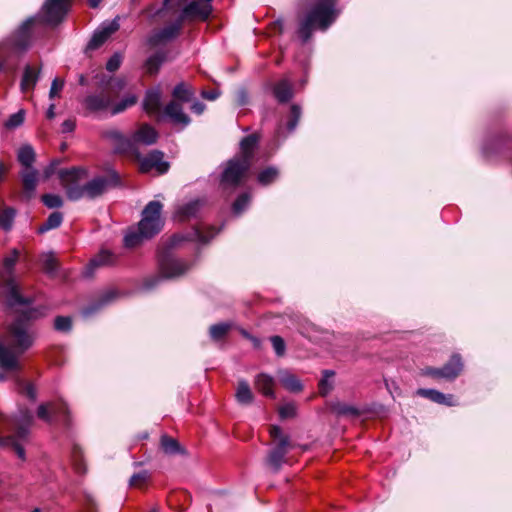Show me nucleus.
I'll return each mask as SVG.
<instances>
[{
  "label": "nucleus",
  "instance_id": "4",
  "mask_svg": "<svg viewBox=\"0 0 512 512\" xmlns=\"http://www.w3.org/2000/svg\"><path fill=\"white\" fill-rule=\"evenodd\" d=\"M336 0H319L299 25L298 33L304 42L315 29L325 31L336 19Z\"/></svg>",
  "mask_w": 512,
  "mask_h": 512
},
{
  "label": "nucleus",
  "instance_id": "57",
  "mask_svg": "<svg viewBox=\"0 0 512 512\" xmlns=\"http://www.w3.org/2000/svg\"><path fill=\"white\" fill-rule=\"evenodd\" d=\"M296 408L293 404H286L279 410V414L282 418H290L295 415Z\"/></svg>",
  "mask_w": 512,
  "mask_h": 512
},
{
  "label": "nucleus",
  "instance_id": "44",
  "mask_svg": "<svg viewBox=\"0 0 512 512\" xmlns=\"http://www.w3.org/2000/svg\"><path fill=\"white\" fill-rule=\"evenodd\" d=\"M231 325L228 323L215 324L210 327V336L214 340L222 339L230 330Z\"/></svg>",
  "mask_w": 512,
  "mask_h": 512
},
{
  "label": "nucleus",
  "instance_id": "60",
  "mask_svg": "<svg viewBox=\"0 0 512 512\" xmlns=\"http://www.w3.org/2000/svg\"><path fill=\"white\" fill-rule=\"evenodd\" d=\"M201 95L203 98L213 101L219 97V92L217 90L202 91Z\"/></svg>",
  "mask_w": 512,
  "mask_h": 512
},
{
  "label": "nucleus",
  "instance_id": "13",
  "mask_svg": "<svg viewBox=\"0 0 512 512\" xmlns=\"http://www.w3.org/2000/svg\"><path fill=\"white\" fill-rule=\"evenodd\" d=\"M160 272L165 278L178 277L189 269V265L171 256H162L159 259Z\"/></svg>",
  "mask_w": 512,
  "mask_h": 512
},
{
  "label": "nucleus",
  "instance_id": "3",
  "mask_svg": "<svg viewBox=\"0 0 512 512\" xmlns=\"http://www.w3.org/2000/svg\"><path fill=\"white\" fill-rule=\"evenodd\" d=\"M161 212L162 204L159 201H150L142 212V218L138 224V231H130L125 235V246L135 247L143 239H149L158 234L164 224Z\"/></svg>",
  "mask_w": 512,
  "mask_h": 512
},
{
  "label": "nucleus",
  "instance_id": "26",
  "mask_svg": "<svg viewBox=\"0 0 512 512\" xmlns=\"http://www.w3.org/2000/svg\"><path fill=\"white\" fill-rule=\"evenodd\" d=\"M278 377L281 385L290 392L297 393L303 389L300 379L287 371H280Z\"/></svg>",
  "mask_w": 512,
  "mask_h": 512
},
{
  "label": "nucleus",
  "instance_id": "35",
  "mask_svg": "<svg viewBox=\"0 0 512 512\" xmlns=\"http://www.w3.org/2000/svg\"><path fill=\"white\" fill-rule=\"evenodd\" d=\"M63 215L60 212H53L49 215L47 220L38 228L39 233H45L51 229H55L61 225Z\"/></svg>",
  "mask_w": 512,
  "mask_h": 512
},
{
  "label": "nucleus",
  "instance_id": "21",
  "mask_svg": "<svg viewBox=\"0 0 512 512\" xmlns=\"http://www.w3.org/2000/svg\"><path fill=\"white\" fill-rule=\"evenodd\" d=\"M21 178L24 194L27 198H31L37 186L38 172L34 168L23 169L21 171Z\"/></svg>",
  "mask_w": 512,
  "mask_h": 512
},
{
  "label": "nucleus",
  "instance_id": "9",
  "mask_svg": "<svg viewBox=\"0 0 512 512\" xmlns=\"http://www.w3.org/2000/svg\"><path fill=\"white\" fill-rule=\"evenodd\" d=\"M462 369L463 363L461 357L458 354H454L443 368L439 369L428 367L424 370V374L433 378L453 380L461 373Z\"/></svg>",
  "mask_w": 512,
  "mask_h": 512
},
{
  "label": "nucleus",
  "instance_id": "41",
  "mask_svg": "<svg viewBox=\"0 0 512 512\" xmlns=\"http://www.w3.org/2000/svg\"><path fill=\"white\" fill-rule=\"evenodd\" d=\"M279 175V172L274 167H268L261 171L258 175V181L262 185H269L274 182Z\"/></svg>",
  "mask_w": 512,
  "mask_h": 512
},
{
  "label": "nucleus",
  "instance_id": "2",
  "mask_svg": "<svg viewBox=\"0 0 512 512\" xmlns=\"http://www.w3.org/2000/svg\"><path fill=\"white\" fill-rule=\"evenodd\" d=\"M59 179L65 188L70 200H79L83 197L94 199L101 196L109 188L119 184V176L116 172L108 175L97 176L84 185L80 183L87 179V170L81 167L62 169L59 171Z\"/></svg>",
  "mask_w": 512,
  "mask_h": 512
},
{
  "label": "nucleus",
  "instance_id": "53",
  "mask_svg": "<svg viewBox=\"0 0 512 512\" xmlns=\"http://www.w3.org/2000/svg\"><path fill=\"white\" fill-rule=\"evenodd\" d=\"M63 87H64V81L62 79L55 78L51 84V88L49 91V98L53 99L55 97H58L61 90L63 89Z\"/></svg>",
  "mask_w": 512,
  "mask_h": 512
},
{
  "label": "nucleus",
  "instance_id": "1",
  "mask_svg": "<svg viewBox=\"0 0 512 512\" xmlns=\"http://www.w3.org/2000/svg\"><path fill=\"white\" fill-rule=\"evenodd\" d=\"M46 310L44 306L25 310L6 326L0 336V368L20 369V357L33 346L36 338L30 321L44 316Z\"/></svg>",
  "mask_w": 512,
  "mask_h": 512
},
{
  "label": "nucleus",
  "instance_id": "25",
  "mask_svg": "<svg viewBox=\"0 0 512 512\" xmlns=\"http://www.w3.org/2000/svg\"><path fill=\"white\" fill-rule=\"evenodd\" d=\"M273 93L279 102H288L293 96L291 82L288 79L280 80L275 84L273 88Z\"/></svg>",
  "mask_w": 512,
  "mask_h": 512
},
{
  "label": "nucleus",
  "instance_id": "37",
  "mask_svg": "<svg viewBox=\"0 0 512 512\" xmlns=\"http://www.w3.org/2000/svg\"><path fill=\"white\" fill-rule=\"evenodd\" d=\"M332 411L338 416H351L355 417L359 415V410L349 404L336 402L332 405Z\"/></svg>",
  "mask_w": 512,
  "mask_h": 512
},
{
  "label": "nucleus",
  "instance_id": "43",
  "mask_svg": "<svg viewBox=\"0 0 512 512\" xmlns=\"http://www.w3.org/2000/svg\"><path fill=\"white\" fill-rule=\"evenodd\" d=\"M150 479L148 471L143 470L139 473H135L131 476L129 484L131 487L142 488Z\"/></svg>",
  "mask_w": 512,
  "mask_h": 512
},
{
  "label": "nucleus",
  "instance_id": "52",
  "mask_svg": "<svg viewBox=\"0 0 512 512\" xmlns=\"http://www.w3.org/2000/svg\"><path fill=\"white\" fill-rule=\"evenodd\" d=\"M73 466L78 474H84L86 472V466L82 460L80 451L75 450L73 453Z\"/></svg>",
  "mask_w": 512,
  "mask_h": 512
},
{
  "label": "nucleus",
  "instance_id": "24",
  "mask_svg": "<svg viewBox=\"0 0 512 512\" xmlns=\"http://www.w3.org/2000/svg\"><path fill=\"white\" fill-rule=\"evenodd\" d=\"M258 138L255 135L245 137L241 143V154L236 156L240 160H246L251 165L254 149L257 145Z\"/></svg>",
  "mask_w": 512,
  "mask_h": 512
},
{
  "label": "nucleus",
  "instance_id": "51",
  "mask_svg": "<svg viewBox=\"0 0 512 512\" xmlns=\"http://www.w3.org/2000/svg\"><path fill=\"white\" fill-rule=\"evenodd\" d=\"M54 327L57 331L67 332L72 327V321L70 317L58 316L54 321Z\"/></svg>",
  "mask_w": 512,
  "mask_h": 512
},
{
  "label": "nucleus",
  "instance_id": "28",
  "mask_svg": "<svg viewBox=\"0 0 512 512\" xmlns=\"http://www.w3.org/2000/svg\"><path fill=\"white\" fill-rule=\"evenodd\" d=\"M274 379L268 374H259L255 379V387L263 395L274 397Z\"/></svg>",
  "mask_w": 512,
  "mask_h": 512
},
{
  "label": "nucleus",
  "instance_id": "63",
  "mask_svg": "<svg viewBox=\"0 0 512 512\" xmlns=\"http://www.w3.org/2000/svg\"><path fill=\"white\" fill-rule=\"evenodd\" d=\"M125 86V81L123 79H117L114 81V83L112 84V88H115L117 90H121L123 89Z\"/></svg>",
  "mask_w": 512,
  "mask_h": 512
},
{
  "label": "nucleus",
  "instance_id": "5",
  "mask_svg": "<svg viewBox=\"0 0 512 512\" xmlns=\"http://www.w3.org/2000/svg\"><path fill=\"white\" fill-rule=\"evenodd\" d=\"M33 423V417L28 410L21 411L18 416L8 420L9 434L0 437V446L11 447L15 451L19 459H26L23 442L27 441L30 427Z\"/></svg>",
  "mask_w": 512,
  "mask_h": 512
},
{
  "label": "nucleus",
  "instance_id": "32",
  "mask_svg": "<svg viewBox=\"0 0 512 512\" xmlns=\"http://www.w3.org/2000/svg\"><path fill=\"white\" fill-rule=\"evenodd\" d=\"M115 261L116 257L113 253L108 250H102L97 256L91 259L89 268L112 265Z\"/></svg>",
  "mask_w": 512,
  "mask_h": 512
},
{
  "label": "nucleus",
  "instance_id": "49",
  "mask_svg": "<svg viewBox=\"0 0 512 512\" xmlns=\"http://www.w3.org/2000/svg\"><path fill=\"white\" fill-rule=\"evenodd\" d=\"M250 202V196L248 194H242L240 195L235 202L233 203V212L235 214L242 213L245 208L249 205Z\"/></svg>",
  "mask_w": 512,
  "mask_h": 512
},
{
  "label": "nucleus",
  "instance_id": "7",
  "mask_svg": "<svg viewBox=\"0 0 512 512\" xmlns=\"http://www.w3.org/2000/svg\"><path fill=\"white\" fill-rule=\"evenodd\" d=\"M213 0H184L186 5L181 9L178 16L180 22H192L195 20L205 21L209 18L212 12L211 2ZM183 0H174L172 8H165L166 10H172L179 8Z\"/></svg>",
  "mask_w": 512,
  "mask_h": 512
},
{
  "label": "nucleus",
  "instance_id": "20",
  "mask_svg": "<svg viewBox=\"0 0 512 512\" xmlns=\"http://www.w3.org/2000/svg\"><path fill=\"white\" fill-rule=\"evenodd\" d=\"M161 106V91L156 88L147 91L143 108L150 115H158L160 113Z\"/></svg>",
  "mask_w": 512,
  "mask_h": 512
},
{
  "label": "nucleus",
  "instance_id": "36",
  "mask_svg": "<svg viewBox=\"0 0 512 512\" xmlns=\"http://www.w3.org/2000/svg\"><path fill=\"white\" fill-rule=\"evenodd\" d=\"M172 96L178 101L188 102L193 96V91L187 84L182 82L174 87Z\"/></svg>",
  "mask_w": 512,
  "mask_h": 512
},
{
  "label": "nucleus",
  "instance_id": "38",
  "mask_svg": "<svg viewBox=\"0 0 512 512\" xmlns=\"http://www.w3.org/2000/svg\"><path fill=\"white\" fill-rule=\"evenodd\" d=\"M164 60V55L161 53H156L150 56L145 63L147 73L151 75L156 74Z\"/></svg>",
  "mask_w": 512,
  "mask_h": 512
},
{
  "label": "nucleus",
  "instance_id": "48",
  "mask_svg": "<svg viewBox=\"0 0 512 512\" xmlns=\"http://www.w3.org/2000/svg\"><path fill=\"white\" fill-rule=\"evenodd\" d=\"M300 117H301V108L298 105L293 104L291 106V118L287 123L288 131L292 132L296 128V126L300 120Z\"/></svg>",
  "mask_w": 512,
  "mask_h": 512
},
{
  "label": "nucleus",
  "instance_id": "61",
  "mask_svg": "<svg viewBox=\"0 0 512 512\" xmlns=\"http://www.w3.org/2000/svg\"><path fill=\"white\" fill-rule=\"evenodd\" d=\"M191 110L196 114H201L205 110V104L202 102L196 101L191 106Z\"/></svg>",
  "mask_w": 512,
  "mask_h": 512
},
{
  "label": "nucleus",
  "instance_id": "15",
  "mask_svg": "<svg viewBox=\"0 0 512 512\" xmlns=\"http://www.w3.org/2000/svg\"><path fill=\"white\" fill-rule=\"evenodd\" d=\"M182 25L183 22H180V19L177 18V20L174 23L162 29L154 31L148 39L149 44L152 46H158L160 44H164L168 41L173 40L178 36Z\"/></svg>",
  "mask_w": 512,
  "mask_h": 512
},
{
  "label": "nucleus",
  "instance_id": "6",
  "mask_svg": "<svg viewBox=\"0 0 512 512\" xmlns=\"http://www.w3.org/2000/svg\"><path fill=\"white\" fill-rule=\"evenodd\" d=\"M18 257L19 252L14 249L3 259V271L0 273V296L3 297L4 302L9 307L28 305L31 303L30 298H25L20 295L13 276V269Z\"/></svg>",
  "mask_w": 512,
  "mask_h": 512
},
{
  "label": "nucleus",
  "instance_id": "23",
  "mask_svg": "<svg viewBox=\"0 0 512 512\" xmlns=\"http://www.w3.org/2000/svg\"><path fill=\"white\" fill-rule=\"evenodd\" d=\"M202 206V202L198 199L190 201L182 206H180L176 211V217L180 221H186L190 218L196 217L200 208Z\"/></svg>",
  "mask_w": 512,
  "mask_h": 512
},
{
  "label": "nucleus",
  "instance_id": "31",
  "mask_svg": "<svg viewBox=\"0 0 512 512\" xmlns=\"http://www.w3.org/2000/svg\"><path fill=\"white\" fill-rule=\"evenodd\" d=\"M50 404H52L51 412L53 415V419L63 421L64 423H68L69 410L67 404L62 400H59L57 402H50Z\"/></svg>",
  "mask_w": 512,
  "mask_h": 512
},
{
  "label": "nucleus",
  "instance_id": "17",
  "mask_svg": "<svg viewBox=\"0 0 512 512\" xmlns=\"http://www.w3.org/2000/svg\"><path fill=\"white\" fill-rule=\"evenodd\" d=\"M118 29L119 24L116 20L103 24L93 34L91 40L88 43V48L92 50L97 49Z\"/></svg>",
  "mask_w": 512,
  "mask_h": 512
},
{
  "label": "nucleus",
  "instance_id": "11",
  "mask_svg": "<svg viewBox=\"0 0 512 512\" xmlns=\"http://www.w3.org/2000/svg\"><path fill=\"white\" fill-rule=\"evenodd\" d=\"M71 0H47L43 6L45 21L57 24L68 12Z\"/></svg>",
  "mask_w": 512,
  "mask_h": 512
},
{
  "label": "nucleus",
  "instance_id": "29",
  "mask_svg": "<svg viewBox=\"0 0 512 512\" xmlns=\"http://www.w3.org/2000/svg\"><path fill=\"white\" fill-rule=\"evenodd\" d=\"M235 397L238 403L242 405H248L252 403L254 396L249 387V384L245 380L239 381Z\"/></svg>",
  "mask_w": 512,
  "mask_h": 512
},
{
  "label": "nucleus",
  "instance_id": "10",
  "mask_svg": "<svg viewBox=\"0 0 512 512\" xmlns=\"http://www.w3.org/2000/svg\"><path fill=\"white\" fill-rule=\"evenodd\" d=\"M136 156L139 160L140 171L143 173H148L154 169L158 174H163L169 169V163L163 160L164 154L161 151L154 150L145 157H140L139 154Z\"/></svg>",
  "mask_w": 512,
  "mask_h": 512
},
{
  "label": "nucleus",
  "instance_id": "12",
  "mask_svg": "<svg viewBox=\"0 0 512 512\" xmlns=\"http://www.w3.org/2000/svg\"><path fill=\"white\" fill-rule=\"evenodd\" d=\"M111 90H103L99 93H94L86 96L83 100V106L86 110L97 113L111 109L112 104Z\"/></svg>",
  "mask_w": 512,
  "mask_h": 512
},
{
  "label": "nucleus",
  "instance_id": "16",
  "mask_svg": "<svg viewBox=\"0 0 512 512\" xmlns=\"http://www.w3.org/2000/svg\"><path fill=\"white\" fill-rule=\"evenodd\" d=\"M158 133L149 124H142L132 135L131 140L134 145V154L137 155V144L152 145L157 141Z\"/></svg>",
  "mask_w": 512,
  "mask_h": 512
},
{
  "label": "nucleus",
  "instance_id": "62",
  "mask_svg": "<svg viewBox=\"0 0 512 512\" xmlns=\"http://www.w3.org/2000/svg\"><path fill=\"white\" fill-rule=\"evenodd\" d=\"M75 124L71 120H66L62 124V130L63 132H71L74 130Z\"/></svg>",
  "mask_w": 512,
  "mask_h": 512
},
{
  "label": "nucleus",
  "instance_id": "40",
  "mask_svg": "<svg viewBox=\"0 0 512 512\" xmlns=\"http://www.w3.org/2000/svg\"><path fill=\"white\" fill-rule=\"evenodd\" d=\"M15 217V210L13 208H5L0 212V228L3 230H10Z\"/></svg>",
  "mask_w": 512,
  "mask_h": 512
},
{
  "label": "nucleus",
  "instance_id": "27",
  "mask_svg": "<svg viewBox=\"0 0 512 512\" xmlns=\"http://www.w3.org/2000/svg\"><path fill=\"white\" fill-rule=\"evenodd\" d=\"M417 393L439 404L454 405V397L451 394L446 395L434 389H419Z\"/></svg>",
  "mask_w": 512,
  "mask_h": 512
},
{
  "label": "nucleus",
  "instance_id": "50",
  "mask_svg": "<svg viewBox=\"0 0 512 512\" xmlns=\"http://www.w3.org/2000/svg\"><path fill=\"white\" fill-rule=\"evenodd\" d=\"M42 201L48 208H59L63 204L61 197L56 194H45L42 196Z\"/></svg>",
  "mask_w": 512,
  "mask_h": 512
},
{
  "label": "nucleus",
  "instance_id": "55",
  "mask_svg": "<svg viewBox=\"0 0 512 512\" xmlns=\"http://www.w3.org/2000/svg\"><path fill=\"white\" fill-rule=\"evenodd\" d=\"M272 346L278 356H282L285 352V343L282 337L280 336H272L271 337Z\"/></svg>",
  "mask_w": 512,
  "mask_h": 512
},
{
  "label": "nucleus",
  "instance_id": "54",
  "mask_svg": "<svg viewBox=\"0 0 512 512\" xmlns=\"http://www.w3.org/2000/svg\"><path fill=\"white\" fill-rule=\"evenodd\" d=\"M208 233L209 235H205L204 232H202L199 228H196L194 231V236L198 241L206 243L217 234V231L211 227L208 229Z\"/></svg>",
  "mask_w": 512,
  "mask_h": 512
},
{
  "label": "nucleus",
  "instance_id": "59",
  "mask_svg": "<svg viewBox=\"0 0 512 512\" xmlns=\"http://www.w3.org/2000/svg\"><path fill=\"white\" fill-rule=\"evenodd\" d=\"M23 392L32 400L36 398V389L31 383H22Z\"/></svg>",
  "mask_w": 512,
  "mask_h": 512
},
{
  "label": "nucleus",
  "instance_id": "22",
  "mask_svg": "<svg viewBox=\"0 0 512 512\" xmlns=\"http://www.w3.org/2000/svg\"><path fill=\"white\" fill-rule=\"evenodd\" d=\"M33 23V19H28L25 21L22 26L19 28L16 36V40L14 42L13 50L15 52L24 51L30 40V27Z\"/></svg>",
  "mask_w": 512,
  "mask_h": 512
},
{
  "label": "nucleus",
  "instance_id": "30",
  "mask_svg": "<svg viewBox=\"0 0 512 512\" xmlns=\"http://www.w3.org/2000/svg\"><path fill=\"white\" fill-rule=\"evenodd\" d=\"M39 72L30 66H26L21 81V90L27 92L34 88L37 83Z\"/></svg>",
  "mask_w": 512,
  "mask_h": 512
},
{
  "label": "nucleus",
  "instance_id": "34",
  "mask_svg": "<svg viewBox=\"0 0 512 512\" xmlns=\"http://www.w3.org/2000/svg\"><path fill=\"white\" fill-rule=\"evenodd\" d=\"M137 103V96L134 94L126 95L121 101L111 104V114L116 115L124 112L127 108L134 106Z\"/></svg>",
  "mask_w": 512,
  "mask_h": 512
},
{
  "label": "nucleus",
  "instance_id": "39",
  "mask_svg": "<svg viewBox=\"0 0 512 512\" xmlns=\"http://www.w3.org/2000/svg\"><path fill=\"white\" fill-rule=\"evenodd\" d=\"M334 372L332 370H325L323 372V377L319 382V393L323 396H326L333 389L332 378L334 376Z\"/></svg>",
  "mask_w": 512,
  "mask_h": 512
},
{
  "label": "nucleus",
  "instance_id": "8",
  "mask_svg": "<svg viewBox=\"0 0 512 512\" xmlns=\"http://www.w3.org/2000/svg\"><path fill=\"white\" fill-rule=\"evenodd\" d=\"M251 165L246 160L236 157L229 160L221 174L220 186L222 189L236 188L242 182Z\"/></svg>",
  "mask_w": 512,
  "mask_h": 512
},
{
  "label": "nucleus",
  "instance_id": "18",
  "mask_svg": "<svg viewBox=\"0 0 512 512\" xmlns=\"http://www.w3.org/2000/svg\"><path fill=\"white\" fill-rule=\"evenodd\" d=\"M164 114L176 125L187 126L190 118L184 113L183 107L176 101L169 102L164 108Z\"/></svg>",
  "mask_w": 512,
  "mask_h": 512
},
{
  "label": "nucleus",
  "instance_id": "33",
  "mask_svg": "<svg viewBox=\"0 0 512 512\" xmlns=\"http://www.w3.org/2000/svg\"><path fill=\"white\" fill-rule=\"evenodd\" d=\"M35 160V152L29 145L22 146L18 152V161L24 169L33 168L32 164Z\"/></svg>",
  "mask_w": 512,
  "mask_h": 512
},
{
  "label": "nucleus",
  "instance_id": "58",
  "mask_svg": "<svg viewBox=\"0 0 512 512\" xmlns=\"http://www.w3.org/2000/svg\"><path fill=\"white\" fill-rule=\"evenodd\" d=\"M270 435L274 440L280 442L282 437H288L282 433V430L279 426H271L269 429Z\"/></svg>",
  "mask_w": 512,
  "mask_h": 512
},
{
  "label": "nucleus",
  "instance_id": "64",
  "mask_svg": "<svg viewBox=\"0 0 512 512\" xmlns=\"http://www.w3.org/2000/svg\"><path fill=\"white\" fill-rule=\"evenodd\" d=\"M46 116L48 119H53L55 117V104H51L48 107V110L46 112Z\"/></svg>",
  "mask_w": 512,
  "mask_h": 512
},
{
  "label": "nucleus",
  "instance_id": "46",
  "mask_svg": "<svg viewBox=\"0 0 512 512\" xmlns=\"http://www.w3.org/2000/svg\"><path fill=\"white\" fill-rule=\"evenodd\" d=\"M51 406H52V404H50V402L43 403V404L39 405V407L37 409L38 418L47 423H52L54 421V419H53V415L51 412Z\"/></svg>",
  "mask_w": 512,
  "mask_h": 512
},
{
  "label": "nucleus",
  "instance_id": "47",
  "mask_svg": "<svg viewBox=\"0 0 512 512\" xmlns=\"http://www.w3.org/2000/svg\"><path fill=\"white\" fill-rule=\"evenodd\" d=\"M25 113L23 110H19L18 112L12 114L8 120L5 122V127L8 129H14L22 125L24 122Z\"/></svg>",
  "mask_w": 512,
  "mask_h": 512
},
{
  "label": "nucleus",
  "instance_id": "45",
  "mask_svg": "<svg viewBox=\"0 0 512 512\" xmlns=\"http://www.w3.org/2000/svg\"><path fill=\"white\" fill-rule=\"evenodd\" d=\"M41 261L46 273L52 274L57 270V259L52 253L44 254Z\"/></svg>",
  "mask_w": 512,
  "mask_h": 512
},
{
  "label": "nucleus",
  "instance_id": "42",
  "mask_svg": "<svg viewBox=\"0 0 512 512\" xmlns=\"http://www.w3.org/2000/svg\"><path fill=\"white\" fill-rule=\"evenodd\" d=\"M161 447L163 451L167 454H176L180 452V445L179 443L168 436H162L161 438Z\"/></svg>",
  "mask_w": 512,
  "mask_h": 512
},
{
  "label": "nucleus",
  "instance_id": "19",
  "mask_svg": "<svg viewBox=\"0 0 512 512\" xmlns=\"http://www.w3.org/2000/svg\"><path fill=\"white\" fill-rule=\"evenodd\" d=\"M290 445L289 437H282L276 447L270 452L268 463L274 470H278L284 462V457L287 454Z\"/></svg>",
  "mask_w": 512,
  "mask_h": 512
},
{
  "label": "nucleus",
  "instance_id": "56",
  "mask_svg": "<svg viewBox=\"0 0 512 512\" xmlns=\"http://www.w3.org/2000/svg\"><path fill=\"white\" fill-rule=\"evenodd\" d=\"M121 64V56L114 54L106 63V69L110 72L116 71Z\"/></svg>",
  "mask_w": 512,
  "mask_h": 512
},
{
  "label": "nucleus",
  "instance_id": "14",
  "mask_svg": "<svg viewBox=\"0 0 512 512\" xmlns=\"http://www.w3.org/2000/svg\"><path fill=\"white\" fill-rule=\"evenodd\" d=\"M103 137L111 142L117 153L134 154V145L131 138L124 136L115 128L103 132Z\"/></svg>",
  "mask_w": 512,
  "mask_h": 512
}]
</instances>
